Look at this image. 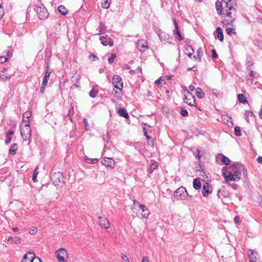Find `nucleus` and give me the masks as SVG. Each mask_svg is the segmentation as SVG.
<instances>
[{
	"mask_svg": "<svg viewBox=\"0 0 262 262\" xmlns=\"http://www.w3.org/2000/svg\"><path fill=\"white\" fill-rule=\"evenodd\" d=\"M216 8L219 14L222 15V23L225 25H232L236 14L234 0H223L222 3H215Z\"/></svg>",
	"mask_w": 262,
	"mask_h": 262,
	"instance_id": "obj_1",
	"label": "nucleus"
},
{
	"mask_svg": "<svg viewBox=\"0 0 262 262\" xmlns=\"http://www.w3.org/2000/svg\"><path fill=\"white\" fill-rule=\"evenodd\" d=\"M222 173L226 183L229 181L237 182L241 179V172L238 170L236 164H232L229 167H224Z\"/></svg>",
	"mask_w": 262,
	"mask_h": 262,
	"instance_id": "obj_2",
	"label": "nucleus"
},
{
	"mask_svg": "<svg viewBox=\"0 0 262 262\" xmlns=\"http://www.w3.org/2000/svg\"><path fill=\"white\" fill-rule=\"evenodd\" d=\"M112 83L115 89L118 91H115L114 95L117 97H120L122 96V90L123 88V82L121 78L119 75H115L112 78Z\"/></svg>",
	"mask_w": 262,
	"mask_h": 262,
	"instance_id": "obj_3",
	"label": "nucleus"
},
{
	"mask_svg": "<svg viewBox=\"0 0 262 262\" xmlns=\"http://www.w3.org/2000/svg\"><path fill=\"white\" fill-rule=\"evenodd\" d=\"M36 11L40 19H46L49 16V13L46 8L41 3L40 0H38Z\"/></svg>",
	"mask_w": 262,
	"mask_h": 262,
	"instance_id": "obj_4",
	"label": "nucleus"
},
{
	"mask_svg": "<svg viewBox=\"0 0 262 262\" xmlns=\"http://www.w3.org/2000/svg\"><path fill=\"white\" fill-rule=\"evenodd\" d=\"M188 193L186 188L184 187H180L178 188L173 193V196L178 200L184 201L187 199Z\"/></svg>",
	"mask_w": 262,
	"mask_h": 262,
	"instance_id": "obj_5",
	"label": "nucleus"
},
{
	"mask_svg": "<svg viewBox=\"0 0 262 262\" xmlns=\"http://www.w3.org/2000/svg\"><path fill=\"white\" fill-rule=\"evenodd\" d=\"M20 132L24 141L29 140L31 136V129L30 125H20Z\"/></svg>",
	"mask_w": 262,
	"mask_h": 262,
	"instance_id": "obj_6",
	"label": "nucleus"
},
{
	"mask_svg": "<svg viewBox=\"0 0 262 262\" xmlns=\"http://www.w3.org/2000/svg\"><path fill=\"white\" fill-rule=\"evenodd\" d=\"M57 260L59 262H67L68 259V253L64 248H60L56 252Z\"/></svg>",
	"mask_w": 262,
	"mask_h": 262,
	"instance_id": "obj_7",
	"label": "nucleus"
},
{
	"mask_svg": "<svg viewBox=\"0 0 262 262\" xmlns=\"http://www.w3.org/2000/svg\"><path fill=\"white\" fill-rule=\"evenodd\" d=\"M51 180L55 186L62 185L64 184V178L60 172H55L51 176Z\"/></svg>",
	"mask_w": 262,
	"mask_h": 262,
	"instance_id": "obj_8",
	"label": "nucleus"
},
{
	"mask_svg": "<svg viewBox=\"0 0 262 262\" xmlns=\"http://www.w3.org/2000/svg\"><path fill=\"white\" fill-rule=\"evenodd\" d=\"M21 262H41V260L34 253L29 252L24 255Z\"/></svg>",
	"mask_w": 262,
	"mask_h": 262,
	"instance_id": "obj_9",
	"label": "nucleus"
},
{
	"mask_svg": "<svg viewBox=\"0 0 262 262\" xmlns=\"http://www.w3.org/2000/svg\"><path fill=\"white\" fill-rule=\"evenodd\" d=\"M183 90L185 102L189 105L193 106L195 103L193 95L189 92L186 87H185Z\"/></svg>",
	"mask_w": 262,
	"mask_h": 262,
	"instance_id": "obj_10",
	"label": "nucleus"
},
{
	"mask_svg": "<svg viewBox=\"0 0 262 262\" xmlns=\"http://www.w3.org/2000/svg\"><path fill=\"white\" fill-rule=\"evenodd\" d=\"M136 45L137 49L141 52H144L148 48L147 42L144 39L138 40Z\"/></svg>",
	"mask_w": 262,
	"mask_h": 262,
	"instance_id": "obj_11",
	"label": "nucleus"
},
{
	"mask_svg": "<svg viewBox=\"0 0 262 262\" xmlns=\"http://www.w3.org/2000/svg\"><path fill=\"white\" fill-rule=\"evenodd\" d=\"M102 163L106 167L113 168L115 165L114 160L109 158L104 157L102 160Z\"/></svg>",
	"mask_w": 262,
	"mask_h": 262,
	"instance_id": "obj_12",
	"label": "nucleus"
},
{
	"mask_svg": "<svg viewBox=\"0 0 262 262\" xmlns=\"http://www.w3.org/2000/svg\"><path fill=\"white\" fill-rule=\"evenodd\" d=\"M159 37L162 42L171 43L172 38L165 32H161L159 34Z\"/></svg>",
	"mask_w": 262,
	"mask_h": 262,
	"instance_id": "obj_13",
	"label": "nucleus"
},
{
	"mask_svg": "<svg viewBox=\"0 0 262 262\" xmlns=\"http://www.w3.org/2000/svg\"><path fill=\"white\" fill-rule=\"evenodd\" d=\"M173 21L175 27V29L173 31V35L175 36L176 39H177L179 40H181L183 39V37H182L181 33L180 30L179 29L178 24L176 21L175 19H173Z\"/></svg>",
	"mask_w": 262,
	"mask_h": 262,
	"instance_id": "obj_14",
	"label": "nucleus"
},
{
	"mask_svg": "<svg viewBox=\"0 0 262 262\" xmlns=\"http://www.w3.org/2000/svg\"><path fill=\"white\" fill-rule=\"evenodd\" d=\"M99 40L101 43L105 46L108 45L112 47L114 45V42L111 38H106L105 36H102L99 37Z\"/></svg>",
	"mask_w": 262,
	"mask_h": 262,
	"instance_id": "obj_15",
	"label": "nucleus"
},
{
	"mask_svg": "<svg viewBox=\"0 0 262 262\" xmlns=\"http://www.w3.org/2000/svg\"><path fill=\"white\" fill-rule=\"evenodd\" d=\"M99 223L100 225L105 229H108L110 228V222L105 217H99Z\"/></svg>",
	"mask_w": 262,
	"mask_h": 262,
	"instance_id": "obj_16",
	"label": "nucleus"
},
{
	"mask_svg": "<svg viewBox=\"0 0 262 262\" xmlns=\"http://www.w3.org/2000/svg\"><path fill=\"white\" fill-rule=\"evenodd\" d=\"M139 208L141 209L142 211L141 213L142 217L144 219L147 218L150 213L147 207L144 205L139 204Z\"/></svg>",
	"mask_w": 262,
	"mask_h": 262,
	"instance_id": "obj_17",
	"label": "nucleus"
},
{
	"mask_svg": "<svg viewBox=\"0 0 262 262\" xmlns=\"http://www.w3.org/2000/svg\"><path fill=\"white\" fill-rule=\"evenodd\" d=\"M250 253L249 254L250 257V262H257L259 259V255L258 253L255 252L252 250H250Z\"/></svg>",
	"mask_w": 262,
	"mask_h": 262,
	"instance_id": "obj_18",
	"label": "nucleus"
},
{
	"mask_svg": "<svg viewBox=\"0 0 262 262\" xmlns=\"http://www.w3.org/2000/svg\"><path fill=\"white\" fill-rule=\"evenodd\" d=\"M202 192L203 196L205 197L207 196L211 192L210 185L208 183L204 184Z\"/></svg>",
	"mask_w": 262,
	"mask_h": 262,
	"instance_id": "obj_19",
	"label": "nucleus"
},
{
	"mask_svg": "<svg viewBox=\"0 0 262 262\" xmlns=\"http://www.w3.org/2000/svg\"><path fill=\"white\" fill-rule=\"evenodd\" d=\"M50 74L51 72L49 71L48 67H47L42 82L43 85H47L49 81V78L50 76Z\"/></svg>",
	"mask_w": 262,
	"mask_h": 262,
	"instance_id": "obj_20",
	"label": "nucleus"
},
{
	"mask_svg": "<svg viewBox=\"0 0 262 262\" xmlns=\"http://www.w3.org/2000/svg\"><path fill=\"white\" fill-rule=\"evenodd\" d=\"M184 52L186 54H187L189 57H191L192 54L193 53L194 51L193 48L190 46H186Z\"/></svg>",
	"mask_w": 262,
	"mask_h": 262,
	"instance_id": "obj_21",
	"label": "nucleus"
},
{
	"mask_svg": "<svg viewBox=\"0 0 262 262\" xmlns=\"http://www.w3.org/2000/svg\"><path fill=\"white\" fill-rule=\"evenodd\" d=\"M13 135H14L13 131H9L8 133H7L6 136V140H5L6 144H8L11 142Z\"/></svg>",
	"mask_w": 262,
	"mask_h": 262,
	"instance_id": "obj_22",
	"label": "nucleus"
},
{
	"mask_svg": "<svg viewBox=\"0 0 262 262\" xmlns=\"http://www.w3.org/2000/svg\"><path fill=\"white\" fill-rule=\"evenodd\" d=\"M216 32L217 33V38L221 41H222L224 39V35L223 33V30L220 27H218L216 29Z\"/></svg>",
	"mask_w": 262,
	"mask_h": 262,
	"instance_id": "obj_23",
	"label": "nucleus"
},
{
	"mask_svg": "<svg viewBox=\"0 0 262 262\" xmlns=\"http://www.w3.org/2000/svg\"><path fill=\"white\" fill-rule=\"evenodd\" d=\"M193 187L196 190H198L201 188V184L199 179L196 178L193 180Z\"/></svg>",
	"mask_w": 262,
	"mask_h": 262,
	"instance_id": "obj_24",
	"label": "nucleus"
},
{
	"mask_svg": "<svg viewBox=\"0 0 262 262\" xmlns=\"http://www.w3.org/2000/svg\"><path fill=\"white\" fill-rule=\"evenodd\" d=\"M10 78V75L4 71L0 72V79L2 80H6Z\"/></svg>",
	"mask_w": 262,
	"mask_h": 262,
	"instance_id": "obj_25",
	"label": "nucleus"
},
{
	"mask_svg": "<svg viewBox=\"0 0 262 262\" xmlns=\"http://www.w3.org/2000/svg\"><path fill=\"white\" fill-rule=\"evenodd\" d=\"M58 11L63 15H66L68 13V11L63 5H60L58 7Z\"/></svg>",
	"mask_w": 262,
	"mask_h": 262,
	"instance_id": "obj_26",
	"label": "nucleus"
},
{
	"mask_svg": "<svg viewBox=\"0 0 262 262\" xmlns=\"http://www.w3.org/2000/svg\"><path fill=\"white\" fill-rule=\"evenodd\" d=\"M165 82V78L164 77H161L159 79L155 81V83L157 86H161L162 84H164Z\"/></svg>",
	"mask_w": 262,
	"mask_h": 262,
	"instance_id": "obj_27",
	"label": "nucleus"
},
{
	"mask_svg": "<svg viewBox=\"0 0 262 262\" xmlns=\"http://www.w3.org/2000/svg\"><path fill=\"white\" fill-rule=\"evenodd\" d=\"M17 149V145L16 143L13 144L11 145L10 149H9V154L10 155H15L16 154V151Z\"/></svg>",
	"mask_w": 262,
	"mask_h": 262,
	"instance_id": "obj_28",
	"label": "nucleus"
},
{
	"mask_svg": "<svg viewBox=\"0 0 262 262\" xmlns=\"http://www.w3.org/2000/svg\"><path fill=\"white\" fill-rule=\"evenodd\" d=\"M118 113L119 115L121 117H124L125 118H127L128 117V115L127 111L123 108H120L118 111Z\"/></svg>",
	"mask_w": 262,
	"mask_h": 262,
	"instance_id": "obj_29",
	"label": "nucleus"
},
{
	"mask_svg": "<svg viewBox=\"0 0 262 262\" xmlns=\"http://www.w3.org/2000/svg\"><path fill=\"white\" fill-rule=\"evenodd\" d=\"M84 161L88 163L94 164V163H96L98 161V159H97V158L92 159V158H89L88 157H85L84 158Z\"/></svg>",
	"mask_w": 262,
	"mask_h": 262,
	"instance_id": "obj_30",
	"label": "nucleus"
},
{
	"mask_svg": "<svg viewBox=\"0 0 262 262\" xmlns=\"http://www.w3.org/2000/svg\"><path fill=\"white\" fill-rule=\"evenodd\" d=\"M196 95L199 98H203L205 96V94L202 92L200 88H197L196 90Z\"/></svg>",
	"mask_w": 262,
	"mask_h": 262,
	"instance_id": "obj_31",
	"label": "nucleus"
},
{
	"mask_svg": "<svg viewBox=\"0 0 262 262\" xmlns=\"http://www.w3.org/2000/svg\"><path fill=\"white\" fill-rule=\"evenodd\" d=\"M158 166V162H153L150 166L149 169V172L150 173H152L154 170L157 168Z\"/></svg>",
	"mask_w": 262,
	"mask_h": 262,
	"instance_id": "obj_32",
	"label": "nucleus"
},
{
	"mask_svg": "<svg viewBox=\"0 0 262 262\" xmlns=\"http://www.w3.org/2000/svg\"><path fill=\"white\" fill-rule=\"evenodd\" d=\"M238 99L241 103H246L247 102L245 96L242 94L238 95Z\"/></svg>",
	"mask_w": 262,
	"mask_h": 262,
	"instance_id": "obj_33",
	"label": "nucleus"
},
{
	"mask_svg": "<svg viewBox=\"0 0 262 262\" xmlns=\"http://www.w3.org/2000/svg\"><path fill=\"white\" fill-rule=\"evenodd\" d=\"M38 173L39 172L38 171V167H36L34 170V171L32 176V181L35 183L37 182V175L38 174Z\"/></svg>",
	"mask_w": 262,
	"mask_h": 262,
	"instance_id": "obj_34",
	"label": "nucleus"
},
{
	"mask_svg": "<svg viewBox=\"0 0 262 262\" xmlns=\"http://www.w3.org/2000/svg\"><path fill=\"white\" fill-rule=\"evenodd\" d=\"M101 6L104 9H107L110 7V4L107 0H103L101 2Z\"/></svg>",
	"mask_w": 262,
	"mask_h": 262,
	"instance_id": "obj_35",
	"label": "nucleus"
},
{
	"mask_svg": "<svg viewBox=\"0 0 262 262\" xmlns=\"http://www.w3.org/2000/svg\"><path fill=\"white\" fill-rule=\"evenodd\" d=\"M226 33L229 35L236 34L235 29L233 28H228L226 29Z\"/></svg>",
	"mask_w": 262,
	"mask_h": 262,
	"instance_id": "obj_36",
	"label": "nucleus"
},
{
	"mask_svg": "<svg viewBox=\"0 0 262 262\" xmlns=\"http://www.w3.org/2000/svg\"><path fill=\"white\" fill-rule=\"evenodd\" d=\"M230 160L228 158L225 156H222V162L226 164V165H229L230 164Z\"/></svg>",
	"mask_w": 262,
	"mask_h": 262,
	"instance_id": "obj_37",
	"label": "nucleus"
},
{
	"mask_svg": "<svg viewBox=\"0 0 262 262\" xmlns=\"http://www.w3.org/2000/svg\"><path fill=\"white\" fill-rule=\"evenodd\" d=\"M202 55H203V51H202V49L201 48H200L198 50H197V56H198V58L199 59V61H201V57L202 56Z\"/></svg>",
	"mask_w": 262,
	"mask_h": 262,
	"instance_id": "obj_38",
	"label": "nucleus"
},
{
	"mask_svg": "<svg viewBox=\"0 0 262 262\" xmlns=\"http://www.w3.org/2000/svg\"><path fill=\"white\" fill-rule=\"evenodd\" d=\"M30 118H23L22 122L20 125H30Z\"/></svg>",
	"mask_w": 262,
	"mask_h": 262,
	"instance_id": "obj_39",
	"label": "nucleus"
},
{
	"mask_svg": "<svg viewBox=\"0 0 262 262\" xmlns=\"http://www.w3.org/2000/svg\"><path fill=\"white\" fill-rule=\"evenodd\" d=\"M98 94L97 90L92 89L89 93L90 96L92 98H95Z\"/></svg>",
	"mask_w": 262,
	"mask_h": 262,
	"instance_id": "obj_40",
	"label": "nucleus"
},
{
	"mask_svg": "<svg viewBox=\"0 0 262 262\" xmlns=\"http://www.w3.org/2000/svg\"><path fill=\"white\" fill-rule=\"evenodd\" d=\"M234 131L236 136H240L242 135V131L239 126H235L234 127Z\"/></svg>",
	"mask_w": 262,
	"mask_h": 262,
	"instance_id": "obj_41",
	"label": "nucleus"
},
{
	"mask_svg": "<svg viewBox=\"0 0 262 262\" xmlns=\"http://www.w3.org/2000/svg\"><path fill=\"white\" fill-rule=\"evenodd\" d=\"M20 238L18 236L13 237V238H12V242L15 244H20Z\"/></svg>",
	"mask_w": 262,
	"mask_h": 262,
	"instance_id": "obj_42",
	"label": "nucleus"
},
{
	"mask_svg": "<svg viewBox=\"0 0 262 262\" xmlns=\"http://www.w3.org/2000/svg\"><path fill=\"white\" fill-rule=\"evenodd\" d=\"M116 57V56L115 54H112L111 56H110V57L108 59V63L110 64H112V63H113Z\"/></svg>",
	"mask_w": 262,
	"mask_h": 262,
	"instance_id": "obj_43",
	"label": "nucleus"
},
{
	"mask_svg": "<svg viewBox=\"0 0 262 262\" xmlns=\"http://www.w3.org/2000/svg\"><path fill=\"white\" fill-rule=\"evenodd\" d=\"M37 230L36 227H32L30 228L29 233L31 235H34L36 233Z\"/></svg>",
	"mask_w": 262,
	"mask_h": 262,
	"instance_id": "obj_44",
	"label": "nucleus"
},
{
	"mask_svg": "<svg viewBox=\"0 0 262 262\" xmlns=\"http://www.w3.org/2000/svg\"><path fill=\"white\" fill-rule=\"evenodd\" d=\"M8 58L6 56H0V63H4L7 61Z\"/></svg>",
	"mask_w": 262,
	"mask_h": 262,
	"instance_id": "obj_45",
	"label": "nucleus"
},
{
	"mask_svg": "<svg viewBox=\"0 0 262 262\" xmlns=\"http://www.w3.org/2000/svg\"><path fill=\"white\" fill-rule=\"evenodd\" d=\"M222 120L225 123H228L229 120H231L230 117H227V116H223L222 117Z\"/></svg>",
	"mask_w": 262,
	"mask_h": 262,
	"instance_id": "obj_46",
	"label": "nucleus"
},
{
	"mask_svg": "<svg viewBox=\"0 0 262 262\" xmlns=\"http://www.w3.org/2000/svg\"><path fill=\"white\" fill-rule=\"evenodd\" d=\"M31 116V112L30 111H26L23 114V118H30Z\"/></svg>",
	"mask_w": 262,
	"mask_h": 262,
	"instance_id": "obj_47",
	"label": "nucleus"
},
{
	"mask_svg": "<svg viewBox=\"0 0 262 262\" xmlns=\"http://www.w3.org/2000/svg\"><path fill=\"white\" fill-rule=\"evenodd\" d=\"M83 121H84V125H84L85 129L87 130H89L90 126L88 124V122L87 120L85 118H84V119H83Z\"/></svg>",
	"mask_w": 262,
	"mask_h": 262,
	"instance_id": "obj_48",
	"label": "nucleus"
},
{
	"mask_svg": "<svg viewBox=\"0 0 262 262\" xmlns=\"http://www.w3.org/2000/svg\"><path fill=\"white\" fill-rule=\"evenodd\" d=\"M211 56L213 58H217V55L216 53V51L214 49L211 50Z\"/></svg>",
	"mask_w": 262,
	"mask_h": 262,
	"instance_id": "obj_49",
	"label": "nucleus"
},
{
	"mask_svg": "<svg viewBox=\"0 0 262 262\" xmlns=\"http://www.w3.org/2000/svg\"><path fill=\"white\" fill-rule=\"evenodd\" d=\"M234 221L235 224L237 225H239L241 224V221L239 220V217L238 216H235L234 218Z\"/></svg>",
	"mask_w": 262,
	"mask_h": 262,
	"instance_id": "obj_50",
	"label": "nucleus"
},
{
	"mask_svg": "<svg viewBox=\"0 0 262 262\" xmlns=\"http://www.w3.org/2000/svg\"><path fill=\"white\" fill-rule=\"evenodd\" d=\"M181 114L183 116H188V112L186 110L181 109Z\"/></svg>",
	"mask_w": 262,
	"mask_h": 262,
	"instance_id": "obj_51",
	"label": "nucleus"
},
{
	"mask_svg": "<svg viewBox=\"0 0 262 262\" xmlns=\"http://www.w3.org/2000/svg\"><path fill=\"white\" fill-rule=\"evenodd\" d=\"M4 14V9L2 7L1 4H0V19L2 18V17Z\"/></svg>",
	"mask_w": 262,
	"mask_h": 262,
	"instance_id": "obj_52",
	"label": "nucleus"
},
{
	"mask_svg": "<svg viewBox=\"0 0 262 262\" xmlns=\"http://www.w3.org/2000/svg\"><path fill=\"white\" fill-rule=\"evenodd\" d=\"M121 258L124 262H130L128 258L126 255H122Z\"/></svg>",
	"mask_w": 262,
	"mask_h": 262,
	"instance_id": "obj_53",
	"label": "nucleus"
},
{
	"mask_svg": "<svg viewBox=\"0 0 262 262\" xmlns=\"http://www.w3.org/2000/svg\"><path fill=\"white\" fill-rule=\"evenodd\" d=\"M246 115L248 117H253V112L249 111H247L246 113Z\"/></svg>",
	"mask_w": 262,
	"mask_h": 262,
	"instance_id": "obj_54",
	"label": "nucleus"
},
{
	"mask_svg": "<svg viewBox=\"0 0 262 262\" xmlns=\"http://www.w3.org/2000/svg\"><path fill=\"white\" fill-rule=\"evenodd\" d=\"M139 204H140L138 201H137L136 200H134L133 206L134 208H135L137 206H138L139 207Z\"/></svg>",
	"mask_w": 262,
	"mask_h": 262,
	"instance_id": "obj_55",
	"label": "nucleus"
},
{
	"mask_svg": "<svg viewBox=\"0 0 262 262\" xmlns=\"http://www.w3.org/2000/svg\"><path fill=\"white\" fill-rule=\"evenodd\" d=\"M142 262H150V261L147 257L143 256L142 259Z\"/></svg>",
	"mask_w": 262,
	"mask_h": 262,
	"instance_id": "obj_56",
	"label": "nucleus"
},
{
	"mask_svg": "<svg viewBox=\"0 0 262 262\" xmlns=\"http://www.w3.org/2000/svg\"><path fill=\"white\" fill-rule=\"evenodd\" d=\"M12 52L10 51H7L6 52V55H5L7 57L9 58V57H11L12 56Z\"/></svg>",
	"mask_w": 262,
	"mask_h": 262,
	"instance_id": "obj_57",
	"label": "nucleus"
},
{
	"mask_svg": "<svg viewBox=\"0 0 262 262\" xmlns=\"http://www.w3.org/2000/svg\"><path fill=\"white\" fill-rule=\"evenodd\" d=\"M149 141H148V145H151V146H152L154 145V141L152 139V138H151V139H150L149 140H148Z\"/></svg>",
	"mask_w": 262,
	"mask_h": 262,
	"instance_id": "obj_58",
	"label": "nucleus"
},
{
	"mask_svg": "<svg viewBox=\"0 0 262 262\" xmlns=\"http://www.w3.org/2000/svg\"><path fill=\"white\" fill-rule=\"evenodd\" d=\"M46 85H43L42 84H41V86L40 89V91L41 93H43L45 91V88Z\"/></svg>",
	"mask_w": 262,
	"mask_h": 262,
	"instance_id": "obj_59",
	"label": "nucleus"
},
{
	"mask_svg": "<svg viewBox=\"0 0 262 262\" xmlns=\"http://www.w3.org/2000/svg\"><path fill=\"white\" fill-rule=\"evenodd\" d=\"M189 88V91H193L194 90V86H193L192 85H190L188 87Z\"/></svg>",
	"mask_w": 262,
	"mask_h": 262,
	"instance_id": "obj_60",
	"label": "nucleus"
},
{
	"mask_svg": "<svg viewBox=\"0 0 262 262\" xmlns=\"http://www.w3.org/2000/svg\"><path fill=\"white\" fill-rule=\"evenodd\" d=\"M144 136L146 137V139L147 140H149L150 139H151V137H150L148 135L147 133L146 132H145L144 133Z\"/></svg>",
	"mask_w": 262,
	"mask_h": 262,
	"instance_id": "obj_61",
	"label": "nucleus"
},
{
	"mask_svg": "<svg viewBox=\"0 0 262 262\" xmlns=\"http://www.w3.org/2000/svg\"><path fill=\"white\" fill-rule=\"evenodd\" d=\"M257 161L258 163H262V157H258L257 159Z\"/></svg>",
	"mask_w": 262,
	"mask_h": 262,
	"instance_id": "obj_62",
	"label": "nucleus"
},
{
	"mask_svg": "<svg viewBox=\"0 0 262 262\" xmlns=\"http://www.w3.org/2000/svg\"><path fill=\"white\" fill-rule=\"evenodd\" d=\"M100 32L101 33H103V32H102L101 30L102 29H103L104 28V26L102 25V24H100Z\"/></svg>",
	"mask_w": 262,
	"mask_h": 262,
	"instance_id": "obj_63",
	"label": "nucleus"
},
{
	"mask_svg": "<svg viewBox=\"0 0 262 262\" xmlns=\"http://www.w3.org/2000/svg\"><path fill=\"white\" fill-rule=\"evenodd\" d=\"M259 117L262 119V108H261L258 113Z\"/></svg>",
	"mask_w": 262,
	"mask_h": 262,
	"instance_id": "obj_64",
	"label": "nucleus"
}]
</instances>
